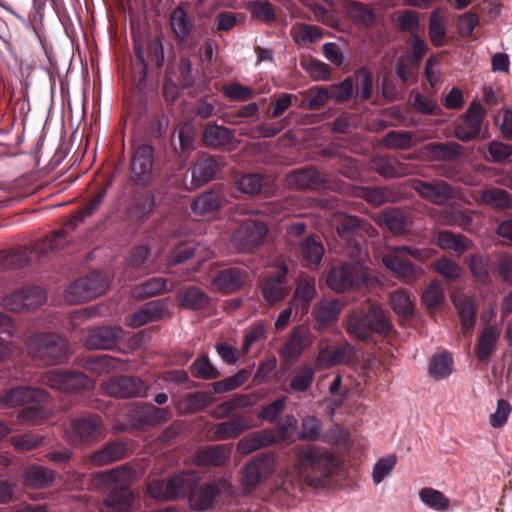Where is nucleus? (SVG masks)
<instances>
[{"label":"nucleus","mask_w":512,"mask_h":512,"mask_svg":"<svg viewBox=\"0 0 512 512\" xmlns=\"http://www.w3.org/2000/svg\"><path fill=\"white\" fill-rule=\"evenodd\" d=\"M135 471L122 465L102 475V481L108 486L109 493L104 499V505L114 511H127L134 501L130 485L135 478Z\"/></svg>","instance_id":"423d86ee"},{"label":"nucleus","mask_w":512,"mask_h":512,"mask_svg":"<svg viewBox=\"0 0 512 512\" xmlns=\"http://www.w3.org/2000/svg\"><path fill=\"white\" fill-rule=\"evenodd\" d=\"M246 9L252 19L270 24L277 19L276 12L268 0H251L247 2Z\"/></svg>","instance_id":"8fccbe9b"},{"label":"nucleus","mask_w":512,"mask_h":512,"mask_svg":"<svg viewBox=\"0 0 512 512\" xmlns=\"http://www.w3.org/2000/svg\"><path fill=\"white\" fill-rule=\"evenodd\" d=\"M346 331L361 341L374 337H387L394 332L389 314L378 304H369L366 309L350 313L346 322Z\"/></svg>","instance_id":"20e7f679"},{"label":"nucleus","mask_w":512,"mask_h":512,"mask_svg":"<svg viewBox=\"0 0 512 512\" xmlns=\"http://www.w3.org/2000/svg\"><path fill=\"white\" fill-rule=\"evenodd\" d=\"M251 425L247 417L238 416L228 421L218 423L214 430L217 440L235 439L243 432L250 429Z\"/></svg>","instance_id":"473e14b6"},{"label":"nucleus","mask_w":512,"mask_h":512,"mask_svg":"<svg viewBox=\"0 0 512 512\" xmlns=\"http://www.w3.org/2000/svg\"><path fill=\"white\" fill-rule=\"evenodd\" d=\"M341 311V304L337 300H322L314 306L313 314L321 325L335 322Z\"/></svg>","instance_id":"37998d69"},{"label":"nucleus","mask_w":512,"mask_h":512,"mask_svg":"<svg viewBox=\"0 0 512 512\" xmlns=\"http://www.w3.org/2000/svg\"><path fill=\"white\" fill-rule=\"evenodd\" d=\"M371 231V225L356 216L343 215L339 218L337 233L345 252L355 260L330 268L326 283L331 290L344 293L372 283L374 277L371 270L362 262L363 257L367 256L365 244Z\"/></svg>","instance_id":"f257e3e1"},{"label":"nucleus","mask_w":512,"mask_h":512,"mask_svg":"<svg viewBox=\"0 0 512 512\" xmlns=\"http://www.w3.org/2000/svg\"><path fill=\"white\" fill-rule=\"evenodd\" d=\"M499 337L500 331L493 325H487L482 329L475 347V355L479 361L484 362L488 360L496 349Z\"/></svg>","instance_id":"2f4dec72"},{"label":"nucleus","mask_w":512,"mask_h":512,"mask_svg":"<svg viewBox=\"0 0 512 512\" xmlns=\"http://www.w3.org/2000/svg\"><path fill=\"white\" fill-rule=\"evenodd\" d=\"M264 177L259 173L242 175L236 182L237 189L245 194L255 195L263 188Z\"/></svg>","instance_id":"338daca9"},{"label":"nucleus","mask_w":512,"mask_h":512,"mask_svg":"<svg viewBox=\"0 0 512 512\" xmlns=\"http://www.w3.org/2000/svg\"><path fill=\"white\" fill-rule=\"evenodd\" d=\"M171 416L169 408H158L152 404L135 406L130 411V417L138 428L155 426L168 421Z\"/></svg>","instance_id":"412c9836"},{"label":"nucleus","mask_w":512,"mask_h":512,"mask_svg":"<svg viewBox=\"0 0 512 512\" xmlns=\"http://www.w3.org/2000/svg\"><path fill=\"white\" fill-rule=\"evenodd\" d=\"M267 232L264 222L246 220L234 230L232 242L240 252H250L263 243Z\"/></svg>","instance_id":"4468645a"},{"label":"nucleus","mask_w":512,"mask_h":512,"mask_svg":"<svg viewBox=\"0 0 512 512\" xmlns=\"http://www.w3.org/2000/svg\"><path fill=\"white\" fill-rule=\"evenodd\" d=\"M103 422L99 415H86L72 419L68 438L73 445L90 443L96 440L102 433Z\"/></svg>","instance_id":"dca6fc26"},{"label":"nucleus","mask_w":512,"mask_h":512,"mask_svg":"<svg viewBox=\"0 0 512 512\" xmlns=\"http://www.w3.org/2000/svg\"><path fill=\"white\" fill-rule=\"evenodd\" d=\"M355 77L357 96L363 101L369 100L373 92L372 73L366 67H361L356 71Z\"/></svg>","instance_id":"680f3d73"},{"label":"nucleus","mask_w":512,"mask_h":512,"mask_svg":"<svg viewBox=\"0 0 512 512\" xmlns=\"http://www.w3.org/2000/svg\"><path fill=\"white\" fill-rule=\"evenodd\" d=\"M413 189L436 205H444L453 197L452 187L443 180L433 182L416 180Z\"/></svg>","instance_id":"4be33fe9"},{"label":"nucleus","mask_w":512,"mask_h":512,"mask_svg":"<svg viewBox=\"0 0 512 512\" xmlns=\"http://www.w3.org/2000/svg\"><path fill=\"white\" fill-rule=\"evenodd\" d=\"M168 280L163 277H153L135 285L131 290L133 298L144 300L149 297L159 295L166 292Z\"/></svg>","instance_id":"58836bf2"},{"label":"nucleus","mask_w":512,"mask_h":512,"mask_svg":"<svg viewBox=\"0 0 512 512\" xmlns=\"http://www.w3.org/2000/svg\"><path fill=\"white\" fill-rule=\"evenodd\" d=\"M121 337V329L116 327H95L91 329L86 337L88 349L107 350L115 347Z\"/></svg>","instance_id":"bb28decb"},{"label":"nucleus","mask_w":512,"mask_h":512,"mask_svg":"<svg viewBox=\"0 0 512 512\" xmlns=\"http://www.w3.org/2000/svg\"><path fill=\"white\" fill-rule=\"evenodd\" d=\"M248 278V272L242 267H230L220 270L212 278V286L224 293L232 294L240 290L246 283Z\"/></svg>","instance_id":"6ab92c4d"},{"label":"nucleus","mask_w":512,"mask_h":512,"mask_svg":"<svg viewBox=\"0 0 512 512\" xmlns=\"http://www.w3.org/2000/svg\"><path fill=\"white\" fill-rule=\"evenodd\" d=\"M24 482L27 486L44 488L52 484L55 473L44 466L30 465L23 471Z\"/></svg>","instance_id":"4c0bfd02"},{"label":"nucleus","mask_w":512,"mask_h":512,"mask_svg":"<svg viewBox=\"0 0 512 512\" xmlns=\"http://www.w3.org/2000/svg\"><path fill=\"white\" fill-rule=\"evenodd\" d=\"M299 250L302 258L309 265H318L324 254L323 245L313 236L303 239L299 244Z\"/></svg>","instance_id":"5fc2aeb1"},{"label":"nucleus","mask_w":512,"mask_h":512,"mask_svg":"<svg viewBox=\"0 0 512 512\" xmlns=\"http://www.w3.org/2000/svg\"><path fill=\"white\" fill-rule=\"evenodd\" d=\"M390 303L392 309L399 316L410 317L414 313V306L409 295L403 291L398 290L391 295Z\"/></svg>","instance_id":"774afa93"},{"label":"nucleus","mask_w":512,"mask_h":512,"mask_svg":"<svg viewBox=\"0 0 512 512\" xmlns=\"http://www.w3.org/2000/svg\"><path fill=\"white\" fill-rule=\"evenodd\" d=\"M315 369L310 365H300L297 367L289 382L292 392L304 393L310 389L315 378Z\"/></svg>","instance_id":"a19ab883"},{"label":"nucleus","mask_w":512,"mask_h":512,"mask_svg":"<svg viewBox=\"0 0 512 512\" xmlns=\"http://www.w3.org/2000/svg\"><path fill=\"white\" fill-rule=\"evenodd\" d=\"M253 405V401L248 394H235L231 399L217 405L214 417L223 419L231 416L235 411L241 408H247Z\"/></svg>","instance_id":"a18cd8bd"},{"label":"nucleus","mask_w":512,"mask_h":512,"mask_svg":"<svg viewBox=\"0 0 512 512\" xmlns=\"http://www.w3.org/2000/svg\"><path fill=\"white\" fill-rule=\"evenodd\" d=\"M129 186L132 189V197L128 215L131 219L142 220L150 214L154 207V195L149 187Z\"/></svg>","instance_id":"b1692460"},{"label":"nucleus","mask_w":512,"mask_h":512,"mask_svg":"<svg viewBox=\"0 0 512 512\" xmlns=\"http://www.w3.org/2000/svg\"><path fill=\"white\" fill-rule=\"evenodd\" d=\"M316 295L315 279L313 277L301 278L296 287L291 303L299 307L303 313L307 312L311 301Z\"/></svg>","instance_id":"f704fd0d"},{"label":"nucleus","mask_w":512,"mask_h":512,"mask_svg":"<svg viewBox=\"0 0 512 512\" xmlns=\"http://www.w3.org/2000/svg\"><path fill=\"white\" fill-rule=\"evenodd\" d=\"M46 294L38 286H27L12 292L3 299L5 309L12 312L33 310L44 304Z\"/></svg>","instance_id":"2eb2a0df"},{"label":"nucleus","mask_w":512,"mask_h":512,"mask_svg":"<svg viewBox=\"0 0 512 512\" xmlns=\"http://www.w3.org/2000/svg\"><path fill=\"white\" fill-rule=\"evenodd\" d=\"M226 202L222 187L217 186L199 195L192 203V211L197 215H205L217 211Z\"/></svg>","instance_id":"c85d7f7f"},{"label":"nucleus","mask_w":512,"mask_h":512,"mask_svg":"<svg viewBox=\"0 0 512 512\" xmlns=\"http://www.w3.org/2000/svg\"><path fill=\"white\" fill-rule=\"evenodd\" d=\"M102 390L118 398L142 397L147 392V385L135 376H116L103 382Z\"/></svg>","instance_id":"f3484780"},{"label":"nucleus","mask_w":512,"mask_h":512,"mask_svg":"<svg viewBox=\"0 0 512 512\" xmlns=\"http://www.w3.org/2000/svg\"><path fill=\"white\" fill-rule=\"evenodd\" d=\"M178 304L188 310H203L210 304V297L196 286H186L177 294Z\"/></svg>","instance_id":"c756f323"},{"label":"nucleus","mask_w":512,"mask_h":512,"mask_svg":"<svg viewBox=\"0 0 512 512\" xmlns=\"http://www.w3.org/2000/svg\"><path fill=\"white\" fill-rule=\"evenodd\" d=\"M394 24L398 31L410 33L413 37V34H417L420 28V14L414 10L400 11Z\"/></svg>","instance_id":"4d7b16f0"},{"label":"nucleus","mask_w":512,"mask_h":512,"mask_svg":"<svg viewBox=\"0 0 512 512\" xmlns=\"http://www.w3.org/2000/svg\"><path fill=\"white\" fill-rule=\"evenodd\" d=\"M347 16L358 26L371 27L375 22L373 10L364 3L349 1L346 5Z\"/></svg>","instance_id":"ea45409f"},{"label":"nucleus","mask_w":512,"mask_h":512,"mask_svg":"<svg viewBox=\"0 0 512 512\" xmlns=\"http://www.w3.org/2000/svg\"><path fill=\"white\" fill-rule=\"evenodd\" d=\"M455 307L461 319V325L464 333L471 331L476 322L477 307L474 300L470 297H464L455 301Z\"/></svg>","instance_id":"3c124183"},{"label":"nucleus","mask_w":512,"mask_h":512,"mask_svg":"<svg viewBox=\"0 0 512 512\" xmlns=\"http://www.w3.org/2000/svg\"><path fill=\"white\" fill-rule=\"evenodd\" d=\"M380 221L394 234H404L409 227L406 215L398 209L385 211L382 213Z\"/></svg>","instance_id":"864d4df0"},{"label":"nucleus","mask_w":512,"mask_h":512,"mask_svg":"<svg viewBox=\"0 0 512 512\" xmlns=\"http://www.w3.org/2000/svg\"><path fill=\"white\" fill-rule=\"evenodd\" d=\"M289 186L296 189L320 190L326 188V180L320 172L313 167L296 170L288 174Z\"/></svg>","instance_id":"a878e982"},{"label":"nucleus","mask_w":512,"mask_h":512,"mask_svg":"<svg viewBox=\"0 0 512 512\" xmlns=\"http://www.w3.org/2000/svg\"><path fill=\"white\" fill-rule=\"evenodd\" d=\"M305 94L306 100L302 105L309 110H318L331 99L329 89L322 86L310 88Z\"/></svg>","instance_id":"0e129e2a"},{"label":"nucleus","mask_w":512,"mask_h":512,"mask_svg":"<svg viewBox=\"0 0 512 512\" xmlns=\"http://www.w3.org/2000/svg\"><path fill=\"white\" fill-rule=\"evenodd\" d=\"M25 344L29 356L43 365H54L68 360V343L56 333H34L27 337Z\"/></svg>","instance_id":"0eeeda50"},{"label":"nucleus","mask_w":512,"mask_h":512,"mask_svg":"<svg viewBox=\"0 0 512 512\" xmlns=\"http://www.w3.org/2000/svg\"><path fill=\"white\" fill-rule=\"evenodd\" d=\"M446 17L441 8L432 11L429 19V37L435 47L443 46L447 35Z\"/></svg>","instance_id":"79ce46f5"},{"label":"nucleus","mask_w":512,"mask_h":512,"mask_svg":"<svg viewBox=\"0 0 512 512\" xmlns=\"http://www.w3.org/2000/svg\"><path fill=\"white\" fill-rule=\"evenodd\" d=\"M418 495L423 504L435 511L445 512L450 508V499L439 490L425 487L419 491Z\"/></svg>","instance_id":"09e8293b"},{"label":"nucleus","mask_w":512,"mask_h":512,"mask_svg":"<svg viewBox=\"0 0 512 512\" xmlns=\"http://www.w3.org/2000/svg\"><path fill=\"white\" fill-rule=\"evenodd\" d=\"M109 285L107 275L93 271L71 283L65 290V300L70 304L90 301L103 294Z\"/></svg>","instance_id":"9d476101"},{"label":"nucleus","mask_w":512,"mask_h":512,"mask_svg":"<svg viewBox=\"0 0 512 512\" xmlns=\"http://www.w3.org/2000/svg\"><path fill=\"white\" fill-rule=\"evenodd\" d=\"M355 357V349L349 343L327 345L320 349L316 365L319 368H330L339 364H347Z\"/></svg>","instance_id":"aec40b11"},{"label":"nucleus","mask_w":512,"mask_h":512,"mask_svg":"<svg viewBox=\"0 0 512 512\" xmlns=\"http://www.w3.org/2000/svg\"><path fill=\"white\" fill-rule=\"evenodd\" d=\"M229 455L230 451L225 445H210L196 453L195 463L200 466L217 467L224 464Z\"/></svg>","instance_id":"72a5a7b5"},{"label":"nucleus","mask_w":512,"mask_h":512,"mask_svg":"<svg viewBox=\"0 0 512 512\" xmlns=\"http://www.w3.org/2000/svg\"><path fill=\"white\" fill-rule=\"evenodd\" d=\"M167 312L168 305L166 299L149 301L128 318V325L132 328H138L149 322L164 318Z\"/></svg>","instance_id":"5701e85b"},{"label":"nucleus","mask_w":512,"mask_h":512,"mask_svg":"<svg viewBox=\"0 0 512 512\" xmlns=\"http://www.w3.org/2000/svg\"><path fill=\"white\" fill-rule=\"evenodd\" d=\"M419 250L408 247L398 246L389 254L383 256V264L392 272L403 278L406 282H413L418 279L421 270L406 256L418 257Z\"/></svg>","instance_id":"ddd939ff"},{"label":"nucleus","mask_w":512,"mask_h":512,"mask_svg":"<svg viewBox=\"0 0 512 512\" xmlns=\"http://www.w3.org/2000/svg\"><path fill=\"white\" fill-rule=\"evenodd\" d=\"M126 452V444L121 440H115L96 451L92 455L91 460L95 465H105L124 458Z\"/></svg>","instance_id":"c9c22d12"},{"label":"nucleus","mask_w":512,"mask_h":512,"mask_svg":"<svg viewBox=\"0 0 512 512\" xmlns=\"http://www.w3.org/2000/svg\"><path fill=\"white\" fill-rule=\"evenodd\" d=\"M298 474L311 487L326 485L336 466L335 458L328 450L309 446L297 452Z\"/></svg>","instance_id":"39448f33"},{"label":"nucleus","mask_w":512,"mask_h":512,"mask_svg":"<svg viewBox=\"0 0 512 512\" xmlns=\"http://www.w3.org/2000/svg\"><path fill=\"white\" fill-rule=\"evenodd\" d=\"M275 444V437L270 429L254 431L238 442V451L242 454H250L259 449Z\"/></svg>","instance_id":"7c9ffc66"},{"label":"nucleus","mask_w":512,"mask_h":512,"mask_svg":"<svg viewBox=\"0 0 512 512\" xmlns=\"http://www.w3.org/2000/svg\"><path fill=\"white\" fill-rule=\"evenodd\" d=\"M453 370V359L451 354L443 352L431 357L429 363L430 375L438 380L447 378Z\"/></svg>","instance_id":"603ef678"},{"label":"nucleus","mask_w":512,"mask_h":512,"mask_svg":"<svg viewBox=\"0 0 512 512\" xmlns=\"http://www.w3.org/2000/svg\"><path fill=\"white\" fill-rule=\"evenodd\" d=\"M481 201L496 209H506L510 206V194L501 188H493L482 191Z\"/></svg>","instance_id":"bf43d9fd"},{"label":"nucleus","mask_w":512,"mask_h":512,"mask_svg":"<svg viewBox=\"0 0 512 512\" xmlns=\"http://www.w3.org/2000/svg\"><path fill=\"white\" fill-rule=\"evenodd\" d=\"M48 393L37 387L17 386L4 393L3 402L9 407L26 406L30 402H45Z\"/></svg>","instance_id":"393cba45"},{"label":"nucleus","mask_w":512,"mask_h":512,"mask_svg":"<svg viewBox=\"0 0 512 512\" xmlns=\"http://www.w3.org/2000/svg\"><path fill=\"white\" fill-rule=\"evenodd\" d=\"M276 455L274 452H262L245 464L242 470V483L246 489H255L266 481L275 471Z\"/></svg>","instance_id":"f8f14e48"},{"label":"nucleus","mask_w":512,"mask_h":512,"mask_svg":"<svg viewBox=\"0 0 512 512\" xmlns=\"http://www.w3.org/2000/svg\"><path fill=\"white\" fill-rule=\"evenodd\" d=\"M357 197L365 199L368 203L374 206H380L390 201V192L387 188L378 187H357L355 189Z\"/></svg>","instance_id":"13d9d810"},{"label":"nucleus","mask_w":512,"mask_h":512,"mask_svg":"<svg viewBox=\"0 0 512 512\" xmlns=\"http://www.w3.org/2000/svg\"><path fill=\"white\" fill-rule=\"evenodd\" d=\"M42 385L65 392H79L91 387V380L80 371L51 369L39 379Z\"/></svg>","instance_id":"9b49d317"},{"label":"nucleus","mask_w":512,"mask_h":512,"mask_svg":"<svg viewBox=\"0 0 512 512\" xmlns=\"http://www.w3.org/2000/svg\"><path fill=\"white\" fill-rule=\"evenodd\" d=\"M148 65L141 45H135L134 57L131 60L130 79L137 93V99L126 103V110L132 121H139L147 113L145 90L147 87Z\"/></svg>","instance_id":"1a4fd4ad"},{"label":"nucleus","mask_w":512,"mask_h":512,"mask_svg":"<svg viewBox=\"0 0 512 512\" xmlns=\"http://www.w3.org/2000/svg\"><path fill=\"white\" fill-rule=\"evenodd\" d=\"M159 175L152 143H134L132 146L128 185L149 187Z\"/></svg>","instance_id":"6e6552de"},{"label":"nucleus","mask_w":512,"mask_h":512,"mask_svg":"<svg viewBox=\"0 0 512 512\" xmlns=\"http://www.w3.org/2000/svg\"><path fill=\"white\" fill-rule=\"evenodd\" d=\"M170 23L176 37L180 41H186L193 26L187 11L181 6L175 8L171 13Z\"/></svg>","instance_id":"49530a36"},{"label":"nucleus","mask_w":512,"mask_h":512,"mask_svg":"<svg viewBox=\"0 0 512 512\" xmlns=\"http://www.w3.org/2000/svg\"><path fill=\"white\" fill-rule=\"evenodd\" d=\"M221 91L231 101L245 102L253 99L256 95L251 87L244 86L238 82L223 85Z\"/></svg>","instance_id":"e2e57ef3"},{"label":"nucleus","mask_w":512,"mask_h":512,"mask_svg":"<svg viewBox=\"0 0 512 512\" xmlns=\"http://www.w3.org/2000/svg\"><path fill=\"white\" fill-rule=\"evenodd\" d=\"M300 64L310 77L316 81H326L330 78V66L318 59L310 57L301 60Z\"/></svg>","instance_id":"052dcab7"},{"label":"nucleus","mask_w":512,"mask_h":512,"mask_svg":"<svg viewBox=\"0 0 512 512\" xmlns=\"http://www.w3.org/2000/svg\"><path fill=\"white\" fill-rule=\"evenodd\" d=\"M233 139L231 131L217 124L208 125L203 133V141L207 146L218 148L228 145Z\"/></svg>","instance_id":"c03bdc74"},{"label":"nucleus","mask_w":512,"mask_h":512,"mask_svg":"<svg viewBox=\"0 0 512 512\" xmlns=\"http://www.w3.org/2000/svg\"><path fill=\"white\" fill-rule=\"evenodd\" d=\"M193 377L202 380H214L220 376L219 370L211 363L206 354L197 357L190 366Z\"/></svg>","instance_id":"6e6d98bb"},{"label":"nucleus","mask_w":512,"mask_h":512,"mask_svg":"<svg viewBox=\"0 0 512 512\" xmlns=\"http://www.w3.org/2000/svg\"><path fill=\"white\" fill-rule=\"evenodd\" d=\"M437 242L442 249L453 251L457 255L470 250L473 245L472 241L463 234H456L448 230L439 232Z\"/></svg>","instance_id":"e433bc0d"},{"label":"nucleus","mask_w":512,"mask_h":512,"mask_svg":"<svg viewBox=\"0 0 512 512\" xmlns=\"http://www.w3.org/2000/svg\"><path fill=\"white\" fill-rule=\"evenodd\" d=\"M224 166L222 158L219 156H211L208 154L200 155L190 168L191 182L187 186L189 190H195L212 179Z\"/></svg>","instance_id":"a211bd4d"},{"label":"nucleus","mask_w":512,"mask_h":512,"mask_svg":"<svg viewBox=\"0 0 512 512\" xmlns=\"http://www.w3.org/2000/svg\"><path fill=\"white\" fill-rule=\"evenodd\" d=\"M286 279L287 269H281L277 273L266 278L261 286V291L264 299L268 303L275 304L287 296L288 287Z\"/></svg>","instance_id":"cd10ccee"},{"label":"nucleus","mask_w":512,"mask_h":512,"mask_svg":"<svg viewBox=\"0 0 512 512\" xmlns=\"http://www.w3.org/2000/svg\"><path fill=\"white\" fill-rule=\"evenodd\" d=\"M111 185L112 179H106L105 182L98 187L94 196L84 206L74 212L72 217L64 224L63 228L54 231L52 235L37 242L33 250L0 251V269H18L26 267L32 261L31 255L33 252L38 255H44L48 251H55L63 247L67 229L74 230L85 218L97 211L106 198Z\"/></svg>","instance_id":"f03ea898"},{"label":"nucleus","mask_w":512,"mask_h":512,"mask_svg":"<svg viewBox=\"0 0 512 512\" xmlns=\"http://www.w3.org/2000/svg\"><path fill=\"white\" fill-rule=\"evenodd\" d=\"M419 67V65L411 62L408 58L400 56L396 59L395 73L404 87L418 82Z\"/></svg>","instance_id":"de8ad7c7"},{"label":"nucleus","mask_w":512,"mask_h":512,"mask_svg":"<svg viewBox=\"0 0 512 512\" xmlns=\"http://www.w3.org/2000/svg\"><path fill=\"white\" fill-rule=\"evenodd\" d=\"M198 477L193 472H181L167 480L154 479L148 482L146 493L155 500L172 501L182 497H190L194 509L204 511L210 508L221 491L220 483H208L195 492Z\"/></svg>","instance_id":"7ed1b4c3"},{"label":"nucleus","mask_w":512,"mask_h":512,"mask_svg":"<svg viewBox=\"0 0 512 512\" xmlns=\"http://www.w3.org/2000/svg\"><path fill=\"white\" fill-rule=\"evenodd\" d=\"M377 172L386 178L401 177L406 168L395 158H381L375 163Z\"/></svg>","instance_id":"69168bd1"}]
</instances>
